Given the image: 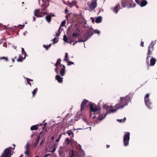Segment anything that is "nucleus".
I'll return each mask as SVG.
<instances>
[{
    "label": "nucleus",
    "mask_w": 157,
    "mask_h": 157,
    "mask_svg": "<svg viewBox=\"0 0 157 157\" xmlns=\"http://www.w3.org/2000/svg\"><path fill=\"white\" fill-rule=\"evenodd\" d=\"M38 88H36L34 89V90L32 91V93L33 97H34L35 96V95L36 94Z\"/></svg>",
    "instance_id": "26"
},
{
    "label": "nucleus",
    "mask_w": 157,
    "mask_h": 157,
    "mask_svg": "<svg viewBox=\"0 0 157 157\" xmlns=\"http://www.w3.org/2000/svg\"><path fill=\"white\" fill-rule=\"evenodd\" d=\"M56 36H59V34H58L57 33H56Z\"/></svg>",
    "instance_id": "57"
},
{
    "label": "nucleus",
    "mask_w": 157,
    "mask_h": 157,
    "mask_svg": "<svg viewBox=\"0 0 157 157\" xmlns=\"http://www.w3.org/2000/svg\"><path fill=\"white\" fill-rule=\"evenodd\" d=\"M43 46L46 49V48L48 47V46L45 45H43Z\"/></svg>",
    "instance_id": "47"
},
{
    "label": "nucleus",
    "mask_w": 157,
    "mask_h": 157,
    "mask_svg": "<svg viewBox=\"0 0 157 157\" xmlns=\"http://www.w3.org/2000/svg\"><path fill=\"white\" fill-rule=\"evenodd\" d=\"M120 7V5L119 4L116 5L113 9V12L116 13H117L118 11V8Z\"/></svg>",
    "instance_id": "18"
},
{
    "label": "nucleus",
    "mask_w": 157,
    "mask_h": 157,
    "mask_svg": "<svg viewBox=\"0 0 157 157\" xmlns=\"http://www.w3.org/2000/svg\"><path fill=\"white\" fill-rule=\"evenodd\" d=\"M60 149L59 150V155L61 156H63L64 155V151L63 149H62V147H60Z\"/></svg>",
    "instance_id": "17"
},
{
    "label": "nucleus",
    "mask_w": 157,
    "mask_h": 157,
    "mask_svg": "<svg viewBox=\"0 0 157 157\" xmlns=\"http://www.w3.org/2000/svg\"><path fill=\"white\" fill-rule=\"evenodd\" d=\"M91 19H92V21L94 22V20L93 19V18H91Z\"/></svg>",
    "instance_id": "59"
},
{
    "label": "nucleus",
    "mask_w": 157,
    "mask_h": 157,
    "mask_svg": "<svg viewBox=\"0 0 157 157\" xmlns=\"http://www.w3.org/2000/svg\"><path fill=\"white\" fill-rule=\"evenodd\" d=\"M26 80H27V83L29 84L30 86H32V84H31V82H30V81H31L32 82H33V80L32 79H30L28 78H26Z\"/></svg>",
    "instance_id": "27"
},
{
    "label": "nucleus",
    "mask_w": 157,
    "mask_h": 157,
    "mask_svg": "<svg viewBox=\"0 0 157 157\" xmlns=\"http://www.w3.org/2000/svg\"><path fill=\"white\" fill-rule=\"evenodd\" d=\"M56 37L54 38L52 40L53 41V43L55 44V43H56L57 42V41H56Z\"/></svg>",
    "instance_id": "39"
},
{
    "label": "nucleus",
    "mask_w": 157,
    "mask_h": 157,
    "mask_svg": "<svg viewBox=\"0 0 157 157\" xmlns=\"http://www.w3.org/2000/svg\"><path fill=\"white\" fill-rule=\"evenodd\" d=\"M68 10L67 9H66L65 10V13L66 14H67V13L68 12Z\"/></svg>",
    "instance_id": "52"
},
{
    "label": "nucleus",
    "mask_w": 157,
    "mask_h": 157,
    "mask_svg": "<svg viewBox=\"0 0 157 157\" xmlns=\"http://www.w3.org/2000/svg\"><path fill=\"white\" fill-rule=\"evenodd\" d=\"M50 155V154H46L44 157H47L48 156H49Z\"/></svg>",
    "instance_id": "45"
},
{
    "label": "nucleus",
    "mask_w": 157,
    "mask_h": 157,
    "mask_svg": "<svg viewBox=\"0 0 157 157\" xmlns=\"http://www.w3.org/2000/svg\"><path fill=\"white\" fill-rule=\"evenodd\" d=\"M144 42H141V44H140L141 46L143 47L144 46Z\"/></svg>",
    "instance_id": "46"
},
{
    "label": "nucleus",
    "mask_w": 157,
    "mask_h": 157,
    "mask_svg": "<svg viewBox=\"0 0 157 157\" xmlns=\"http://www.w3.org/2000/svg\"><path fill=\"white\" fill-rule=\"evenodd\" d=\"M71 153H71V157H74V152L73 150L72 151Z\"/></svg>",
    "instance_id": "41"
},
{
    "label": "nucleus",
    "mask_w": 157,
    "mask_h": 157,
    "mask_svg": "<svg viewBox=\"0 0 157 157\" xmlns=\"http://www.w3.org/2000/svg\"><path fill=\"white\" fill-rule=\"evenodd\" d=\"M13 148H12V147H11V148H10V149H15V144H13Z\"/></svg>",
    "instance_id": "50"
},
{
    "label": "nucleus",
    "mask_w": 157,
    "mask_h": 157,
    "mask_svg": "<svg viewBox=\"0 0 157 157\" xmlns=\"http://www.w3.org/2000/svg\"><path fill=\"white\" fill-rule=\"evenodd\" d=\"M105 110H105V109H103V112Z\"/></svg>",
    "instance_id": "61"
},
{
    "label": "nucleus",
    "mask_w": 157,
    "mask_h": 157,
    "mask_svg": "<svg viewBox=\"0 0 157 157\" xmlns=\"http://www.w3.org/2000/svg\"><path fill=\"white\" fill-rule=\"evenodd\" d=\"M109 147H110L109 145H106V147L107 148H108Z\"/></svg>",
    "instance_id": "55"
},
{
    "label": "nucleus",
    "mask_w": 157,
    "mask_h": 157,
    "mask_svg": "<svg viewBox=\"0 0 157 157\" xmlns=\"http://www.w3.org/2000/svg\"><path fill=\"white\" fill-rule=\"evenodd\" d=\"M66 23V21L65 20H64L63 21L61 24L60 26L61 27H63L64 25H65Z\"/></svg>",
    "instance_id": "37"
},
{
    "label": "nucleus",
    "mask_w": 157,
    "mask_h": 157,
    "mask_svg": "<svg viewBox=\"0 0 157 157\" xmlns=\"http://www.w3.org/2000/svg\"><path fill=\"white\" fill-rule=\"evenodd\" d=\"M130 6V7H134L135 6L136 4L133 1H130L129 3Z\"/></svg>",
    "instance_id": "29"
},
{
    "label": "nucleus",
    "mask_w": 157,
    "mask_h": 157,
    "mask_svg": "<svg viewBox=\"0 0 157 157\" xmlns=\"http://www.w3.org/2000/svg\"><path fill=\"white\" fill-rule=\"evenodd\" d=\"M60 139H59V138H58V139H57L56 140V142H58L59 141V140H60Z\"/></svg>",
    "instance_id": "53"
},
{
    "label": "nucleus",
    "mask_w": 157,
    "mask_h": 157,
    "mask_svg": "<svg viewBox=\"0 0 157 157\" xmlns=\"http://www.w3.org/2000/svg\"><path fill=\"white\" fill-rule=\"evenodd\" d=\"M98 108H113L112 106L110 107L107 104H105L102 101H100L98 103ZM98 108L95 104L91 101H89L87 100L84 99L81 104V108Z\"/></svg>",
    "instance_id": "1"
},
{
    "label": "nucleus",
    "mask_w": 157,
    "mask_h": 157,
    "mask_svg": "<svg viewBox=\"0 0 157 157\" xmlns=\"http://www.w3.org/2000/svg\"><path fill=\"white\" fill-rule=\"evenodd\" d=\"M33 21H34L35 20V19H36V17H33Z\"/></svg>",
    "instance_id": "56"
},
{
    "label": "nucleus",
    "mask_w": 157,
    "mask_h": 157,
    "mask_svg": "<svg viewBox=\"0 0 157 157\" xmlns=\"http://www.w3.org/2000/svg\"><path fill=\"white\" fill-rule=\"evenodd\" d=\"M31 147L30 144L27 143L26 145L25 146V151L24 152L25 155L28 156L31 152V150L30 147Z\"/></svg>",
    "instance_id": "12"
},
{
    "label": "nucleus",
    "mask_w": 157,
    "mask_h": 157,
    "mask_svg": "<svg viewBox=\"0 0 157 157\" xmlns=\"http://www.w3.org/2000/svg\"><path fill=\"white\" fill-rule=\"evenodd\" d=\"M78 40L77 41H75L74 42V43L73 44V45H74L75 44H76L78 42H85L86 41V40H83L79 38L78 37Z\"/></svg>",
    "instance_id": "25"
},
{
    "label": "nucleus",
    "mask_w": 157,
    "mask_h": 157,
    "mask_svg": "<svg viewBox=\"0 0 157 157\" xmlns=\"http://www.w3.org/2000/svg\"><path fill=\"white\" fill-rule=\"evenodd\" d=\"M75 41V40L72 38H70L69 39V40L68 41V43H71L72 42H74Z\"/></svg>",
    "instance_id": "36"
},
{
    "label": "nucleus",
    "mask_w": 157,
    "mask_h": 157,
    "mask_svg": "<svg viewBox=\"0 0 157 157\" xmlns=\"http://www.w3.org/2000/svg\"><path fill=\"white\" fill-rule=\"evenodd\" d=\"M102 21V17L101 16H99L96 18L95 20V22L96 23H99L101 22Z\"/></svg>",
    "instance_id": "21"
},
{
    "label": "nucleus",
    "mask_w": 157,
    "mask_h": 157,
    "mask_svg": "<svg viewBox=\"0 0 157 157\" xmlns=\"http://www.w3.org/2000/svg\"><path fill=\"white\" fill-rule=\"evenodd\" d=\"M97 6V2L96 1L93 0L89 5V8L90 11H93Z\"/></svg>",
    "instance_id": "10"
},
{
    "label": "nucleus",
    "mask_w": 157,
    "mask_h": 157,
    "mask_svg": "<svg viewBox=\"0 0 157 157\" xmlns=\"http://www.w3.org/2000/svg\"><path fill=\"white\" fill-rule=\"evenodd\" d=\"M40 135H39L37 137L35 143L33 144V146L34 147H36L38 145L40 138Z\"/></svg>",
    "instance_id": "16"
},
{
    "label": "nucleus",
    "mask_w": 157,
    "mask_h": 157,
    "mask_svg": "<svg viewBox=\"0 0 157 157\" xmlns=\"http://www.w3.org/2000/svg\"><path fill=\"white\" fill-rule=\"evenodd\" d=\"M35 157H39V156H36Z\"/></svg>",
    "instance_id": "64"
},
{
    "label": "nucleus",
    "mask_w": 157,
    "mask_h": 157,
    "mask_svg": "<svg viewBox=\"0 0 157 157\" xmlns=\"http://www.w3.org/2000/svg\"><path fill=\"white\" fill-rule=\"evenodd\" d=\"M61 61V59L60 58H59L57 60V62L55 64V66L56 67V68L55 69V71L57 74H59V72L58 71V69L59 68L58 65H59V67H62V66H63V65L62 64H60Z\"/></svg>",
    "instance_id": "11"
},
{
    "label": "nucleus",
    "mask_w": 157,
    "mask_h": 157,
    "mask_svg": "<svg viewBox=\"0 0 157 157\" xmlns=\"http://www.w3.org/2000/svg\"><path fill=\"white\" fill-rule=\"evenodd\" d=\"M141 0H135V1L138 4L140 5Z\"/></svg>",
    "instance_id": "38"
},
{
    "label": "nucleus",
    "mask_w": 157,
    "mask_h": 157,
    "mask_svg": "<svg viewBox=\"0 0 157 157\" xmlns=\"http://www.w3.org/2000/svg\"><path fill=\"white\" fill-rule=\"evenodd\" d=\"M37 126H39V124H37L36 125H34L32 126L30 128V130L31 131H33L34 130H37L38 129V128L37 127Z\"/></svg>",
    "instance_id": "19"
},
{
    "label": "nucleus",
    "mask_w": 157,
    "mask_h": 157,
    "mask_svg": "<svg viewBox=\"0 0 157 157\" xmlns=\"http://www.w3.org/2000/svg\"><path fill=\"white\" fill-rule=\"evenodd\" d=\"M45 18L46 20L48 22H49L51 21V17L50 15H48L46 16Z\"/></svg>",
    "instance_id": "23"
},
{
    "label": "nucleus",
    "mask_w": 157,
    "mask_h": 157,
    "mask_svg": "<svg viewBox=\"0 0 157 157\" xmlns=\"http://www.w3.org/2000/svg\"><path fill=\"white\" fill-rule=\"evenodd\" d=\"M79 35V34L76 33H74L72 34V36L73 37H76Z\"/></svg>",
    "instance_id": "31"
},
{
    "label": "nucleus",
    "mask_w": 157,
    "mask_h": 157,
    "mask_svg": "<svg viewBox=\"0 0 157 157\" xmlns=\"http://www.w3.org/2000/svg\"><path fill=\"white\" fill-rule=\"evenodd\" d=\"M22 54L21 55H19V58L17 59V61L18 62H21L24 59L26 56V52L25 51L24 48H22Z\"/></svg>",
    "instance_id": "8"
},
{
    "label": "nucleus",
    "mask_w": 157,
    "mask_h": 157,
    "mask_svg": "<svg viewBox=\"0 0 157 157\" xmlns=\"http://www.w3.org/2000/svg\"><path fill=\"white\" fill-rule=\"evenodd\" d=\"M40 125V126H42L43 125V124H41Z\"/></svg>",
    "instance_id": "62"
},
{
    "label": "nucleus",
    "mask_w": 157,
    "mask_h": 157,
    "mask_svg": "<svg viewBox=\"0 0 157 157\" xmlns=\"http://www.w3.org/2000/svg\"><path fill=\"white\" fill-rule=\"evenodd\" d=\"M46 9V7H44V8L41 9V10L42 11H44Z\"/></svg>",
    "instance_id": "54"
},
{
    "label": "nucleus",
    "mask_w": 157,
    "mask_h": 157,
    "mask_svg": "<svg viewBox=\"0 0 157 157\" xmlns=\"http://www.w3.org/2000/svg\"><path fill=\"white\" fill-rule=\"evenodd\" d=\"M149 96V94H146L144 97V101L145 104L148 108H151L152 107V103L150 102V99L148 98Z\"/></svg>",
    "instance_id": "7"
},
{
    "label": "nucleus",
    "mask_w": 157,
    "mask_h": 157,
    "mask_svg": "<svg viewBox=\"0 0 157 157\" xmlns=\"http://www.w3.org/2000/svg\"><path fill=\"white\" fill-rule=\"evenodd\" d=\"M56 147H54L53 148V150L51 151V152L52 153L54 152L55 151H56Z\"/></svg>",
    "instance_id": "42"
},
{
    "label": "nucleus",
    "mask_w": 157,
    "mask_h": 157,
    "mask_svg": "<svg viewBox=\"0 0 157 157\" xmlns=\"http://www.w3.org/2000/svg\"><path fill=\"white\" fill-rule=\"evenodd\" d=\"M66 133L68 135V136H70L71 135H72V136L73 137L74 133L71 130H69L67 131Z\"/></svg>",
    "instance_id": "24"
},
{
    "label": "nucleus",
    "mask_w": 157,
    "mask_h": 157,
    "mask_svg": "<svg viewBox=\"0 0 157 157\" xmlns=\"http://www.w3.org/2000/svg\"><path fill=\"white\" fill-rule=\"evenodd\" d=\"M73 121V119L72 118L70 119V118L68 121H67V124H70L71 122H72Z\"/></svg>",
    "instance_id": "35"
},
{
    "label": "nucleus",
    "mask_w": 157,
    "mask_h": 157,
    "mask_svg": "<svg viewBox=\"0 0 157 157\" xmlns=\"http://www.w3.org/2000/svg\"><path fill=\"white\" fill-rule=\"evenodd\" d=\"M51 44H49L48 46V47L46 48V50H48V49L51 47Z\"/></svg>",
    "instance_id": "43"
},
{
    "label": "nucleus",
    "mask_w": 157,
    "mask_h": 157,
    "mask_svg": "<svg viewBox=\"0 0 157 157\" xmlns=\"http://www.w3.org/2000/svg\"><path fill=\"white\" fill-rule=\"evenodd\" d=\"M67 62L68 63V64H67V65L68 66H70L72 64H74V62H71V61H68H68H67Z\"/></svg>",
    "instance_id": "34"
},
{
    "label": "nucleus",
    "mask_w": 157,
    "mask_h": 157,
    "mask_svg": "<svg viewBox=\"0 0 157 157\" xmlns=\"http://www.w3.org/2000/svg\"><path fill=\"white\" fill-rule=\"evenodd\" d=\"M34 15L37 17H41L44 16L45 15V12H43L42 11H40V9L35 10L34 11Z\"/></svg>",
    "instance_id": "9"
},
{
    "label": "nucleus",
    "mask_w": 157,
    "mask_h": 157,
    "mask_svg": "<svg viewBox=\"0 0 157 157\" xmlns=\"http://www.w3.org/2000/svg\"><path fill=\"white\" fill-rule=\"evenodd\" d=\"M83 109L81 108V111H82Z\"/></svg>",
    "instance_id": "63"
},
{
    "label": "nucleus",
    "mask_w": 157,
    "mask_h": 157,
    "mask_svg": "<svg viewBox=\"0 0 157 157\" xmlns=\"http://www.w3.org/2000/svg\"><path fill=\"white\" fill-rule=\"evenodd\" d=\"M65 142L67 144H69L70 142V141L69 139L68 138H66L65 140Z\"/></svg>",
    "instance_id": "33"
},
{
    "label": "nucleus",
    "mask_w": 157,
    "mask_h": 157,
    "mask_svg": "<svg viewBox=\"0 0 157 157\" xmlns=\"http://www.w3.org/2000/svg\"><path fill=\"white\" fill-rule=\"evenodd\" d=\"M12 60L13 61V63L14 62V59H12Z\"/></svg>",
    "instance_id": "58"
},
{
    "label": "nucleus",
    "mask_w": 157,
    "mask_h": 157,
    "mask_svg": "<svg viewBox=\"0 0 157 157\" xmlns=\"http://www.w3.org/2000/svg\"><path fill=\"white\" fill-rule=\"evenodd\" d=\"M130 133L128 132H126L124 136L123 143L124 146H127L129 144L130 140Z\"/></svg>",
    "instance_id": "6"
},
{
    "label": "nucleus",
    "mask_w": 157,
    "mask_h": 157,
    "mask_svg": "<svg viewBox=\"0 0 157 157\" xmlns=\"http://www.w3.org/2000/svg\"><path fill=\"white\" fill-rule=\"evenodd\" d=\"M56 79L59 83H62L63 82V78L61 77L59 75H57L56 76Z\"/></svg>",
    "instance_id": "14"
},
{
    "label": "nucleus",
    "mask_w": 157,
    "mask_h": 157,
    "mask_svg": "<svg viewBox=\"0 0 157 157\" xmlns=\"http://www.w3.org/2000/svg\"><path fill=\"white\" fill-rule=\"evenodd\" d=\"M110 111L106 112L105 114H104L101 113L100 112L101 109H90V117H91L93 114L97 115L98 114V117L95 115L93 117V118L94 119L97 118V119L100 120H102L105 118V116L107 114L110 113L111 112H113L116 111L118 109H110Z\"/></svg>",
    "instance_id": "2"
},
{
    "label": "nucleus",
    "mask_w": 157,
    "mask_h": 157,
    "mask_svg": "<svg viewBox=\"0 0 157 157\" xmlns=\"http://www.w3.org/2000/svg\"><path fill=\"white\" fill-rule=\"evenodd\" d=\"M66 67L64 65H63L62 68L60 71L59 73L61 76H63L65 75Z\"/></svg>",
    "instance_id": "15"
},
{
    "label": "nucleus",
    "mask_w": 157,
    "mask_h": 157,
    "mask_svg": "<svg viewBox=\"0 0 157 157\" xmlns=\"http://www.w3.org/2000/svg\"><path fill=\"white\" fill-rule=\"evenodd\" d=\"M1 59H4L5 61H8V58L7 57H2Z\"/></svg>",
    "instance_id": "40"
},
{
    "label": "nucleus",
    "mask_w": 157,
    "mask_h": 157,
    "mask_svg": "<svg viewBox=\"0 0 157 157\" xmlns=\"http://www.w3.org/2000/svg\"><path fill=\"white\" fill-rule=\"evenodd\" d=\"M54 136H52V137H51V139L52 140H53L54 139Z\"/></svg>",
    "instance_id": "60"
},
{
    "label": "nucleus",
    "mask_w": 157,
    "mask_h": 157,
    "mask_svg": "<svg viewBox=\"0 0 157 157\" xmlns=\"http://www.w3.org/2000/svg\"><path fill=\"white\" fill-rule=\"evenodd\" d=\"M69 6L71 7H73L76 4V1L74 0L72 1L71 3L70 2H69Z\"/></svg>",
    "instance_id": "22"
},
{
    "label": "nucleus",
    "mask_w": 157,
    "mask_h": 157,
    "mask_svg": "<svg viewBox=\"0 0 157 157\" xmlns=\"http://www.w3.org/2000/svg\"><path fill=\"white\" fill-rule=\"evenodd\" d=\"M117 121H119L120 122H122V119H117Z\"/></svg>",
    "instance_id": "44"
},
{
    "label": "nucleus",
    "mask_w": 157,
    "mask_h": 157,
    "mask_svg": "<svg viewBox=\"0 0 157 157\" xmlns=\"http://www.w3.org/2000/svg\"><path fill=\"white\" fill-rule=\"evenodd\" d=\"M43 143V140H42L40 143L39 144L40 145H41Z\"/></svg>",
    "instance_id": "49"
},
{
    "label": "nucleus",
    "mask_w": 157,
    "mask_h": 157,
    "mask_svg": "<svg viewBox=\"0 0 157 157\" xmlns=\"http://www.w3.org/2000/svg\"><path fill=\"white\" fill-rule=\"evenodd\" d=\"M131 98L128 96H126L124 98L121 97L119 102L117 104L116 108H123L128 105V103L130 102Z\"/></svg>",
    "instance_id": "4"
},
{
    "label": "nucleus",
    "mask_w": 157,
    "mask_h": 157,
    "mask_svg": "<svg viewBox=\"0 0 157 157\" xmlns=\"http://www.w3.org/2000/svg\"><path fill=\"white\" fill-rule=\"evenodd\" d=\"M68 54L67 53H65V58L64 59V61H68L69 60V58H68Z\"/></svg>",
    "instance_id": "28"
},
{
    "label": "nucleus",
    "mask_w": 157,
    "mask_h": 157,
    "mask_svg": "<svg viewBox=\"0 0 157 157\" xmlns=\"http://www.w3.org/2000/svg\"><path fill=\"white\" fill-rule=\"evenodd\" d=\"M155 43V41H152L148 47V52L146 60V63L148 66H153L156 61V59H155L152 57L150 59V64H149V59L150 57V55L152 54V52L154 49V46Z\"/></svg>",
    "instance_id": "3"
},
{
    "label": "nucleus",
    "mask_w": 157,
    "mask_h": 157,
    "mask_svg": "<svg viewBox=\"0 0 157 157\" xmlns=\"http://www.w3.org/2000/svg\"><path fill=\"white\" fill-rule=\"evenodd\" d=\"M126 120V118L124 117V118L122 120V122H124Z\"/></svg>",
    "instance_id": "48"
},
{
    "label": "nucleus",
    "mask_w": 157,
    "mask_h": 157,
    "mask_svg": "<svg viewBox=\"0 0 157 157\" xmlns=\"http://www.w3.org/2000/svg\"><path fill=\"white\" fill-rule=\"evenodd\" d=\"M62 136V134H60L59 135V139H60V138H61V136Z\"/></svg>",
    "instance_id": "51"
},
{
    "label": "nucleus",
    "mask_w": 157,
    "mask_h": 157,
    "mask_svg": "<svg viewBox=\"0 0 157 157\" xmlns=\"http://www.w3.org/2000/svg\"><path fill=\"white\" fill-rule=\"evenodd\" d=\"M94 33L92 31H88L84 34V37L86 39V40L90 38Z\"/></svg>",
    "instance_id": "13"
},
{
    "label": "nucleus",
    "mask_w": 157,
    "mask_h": 157,
    "mask_svg": "<svg viewBox=\"0 0 157 157\" xmlns=\"http://www.w3.org/2000/svg\"><path fill=\"white\" fill-rule=\"evenodd\" d=\"M93 32L95 33H97L99 34L100 33V32L98 30H94L93 31Z\"/></svg>",
    "instance_id": "32"
},
{
    "label": "nucleus",
    "mask_w": 157,
    "mask_h": 157,
    "mask_svg": "<svg viewBox=\"0 0 157 157\" xmlns=\"http://www.w3.org/2000/svg\"><path fill=\"white\" fill-rule=\"evenodd\" d=\"M10 148L11 147L5 149L0 157H11L12 155L11 154V151Z\"/></svg>",
    "instance_id": "5"
},
{
    "label": "nucleus",
    "mask_w": 157,
    "mask_h": 157,
    "mask_svg": "<svg viewBox=\"0 0 157 157\" xmlns=\"http://www.w3.org/2000/svg\"><path fill=\"white\" fill-rule=\"evenodd\" d=\"M63 41L66 42H67V43H68V39L66 36L65 35L63 36Z\"/></svg>",
    "instance_id": "30"
},
{
    "label": "nucleus",
    "mask_w": 157,
    "mask_h": 157,
    "mask_svg": "<svg viewBox=\"0 0 157 157\" xmlns=\"http://www.w3.org/2000/svg\"><path fill=\"white\" fill-rule=\"evenodd\" d=\"M147 4V2L146 0H142L140 3V6L141 7L145 6Z\"/></svg>",
    "instance_id": "20"
}]
</instances>
